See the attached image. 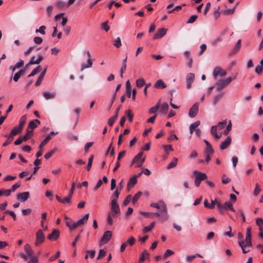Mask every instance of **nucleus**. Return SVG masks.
Returning <instances> with one entry per match:
<instances>
[{"label": "nucleus", "mask_w": 263, "mask_h": 263, "mask_svg": "<svg viewBox=\"0 0 263 263\" xmlns=\"http://www.w3.org/2000/svg\"><path fill=\"white\" fill-rule=\"evenodd\" d=\"M215 205H217L219 210L220 211H222L224 209H225L230 210L231 211L235 212V211L233 207L232 204L230 201L226 202L224 205H222L220 202L218 201V198H215L212 201V204H210L207 200H205L204 201V205L205 207L210 209H214Z\"/></svg>", "instance_id": "f257e3e1"}, {"label": "nucleus", "mask_w": 263, "mask_h": 263, "mask_svg": "<svg viewBox=\"0 0 263 263\" xmlns=\"http://www.w3.org/2000/svg\"><path fill=\"white\" fill-rule=\"evenodd\" d=\"M150 206L160 210V212H161V220L164 221L168 219V215L167 211V206L162 200H160L157 203H152L150 204Z\"/></svg>", "instance_id": "f03ea898"}, {"label": "nucleus", "mask_w": 263, "mask_h": 263, "mask_svg": "<svg viewBox=\"0 0 263 263\" xmlns=\"http://www.w3.org/2000/svg\"><path fill=\"white\" fill-rule=\"evenodd\" d=\"M238 244L242 249L243 253H247L250 251V250H247L245 247L251 246V228L249 227L247 228L246 239L245 241H239Z\"/></svg>", "instance_id": "7ed1b4c3"}, {"label": "nucleus", "mask_w": 263, "mask_h": 263, "mask_svg": "<svg viewBox=\"0 0 263 263\" xmlns=\"http://www.w3.org/2000/svg\"><path fill=\"white\" fill-rule=\"evenodd\" d=\"M89 217V214H86L84 215L83 217L80 219L77 222L73 221V223H67V227L70 231H72L76 229L78 227L81 226L86 223Z\"/></svg>", "instance_id": "20e7f679"}, {"label": "nucleus", "mask_w": 263, "mask_h": 263, "mask_svg": "<svg viewBox=\"0 0 263 263\" xmlns=\"http://www.w3.org/2000/svg\"><path fill=\"white\" fill-rule=\"evenodd\" d=\"M24 250L26 252V254L21 253L20 256L22 258L26 260L27 259H31L32 257H34L33 255V251L31 246L29 244H26L24 246Z\"/></svg>", "instance_id": "39448f33"}, {"label": "nucleus", "mask_w": 263, "mask_h": 263, "mask_svg": "<svg viewBox=\"0 0 263 263\" xmlns=\"http://www.w3.org/2000/svg\"><path fill=\"white\" fill-rule=\"evenodd\" d=\"M227 74L226 70L223 69L220 66H216L213 70V76L215 79L218 77H223Z\"/></svg>", "instance_id": "423d86ee"}, {"label": "nucleus", "mask_w": 263, "mask_h": 263, "mask_svg": "<svg viewBox=\"0 0 263 263\" xmlns=\"http://www.w3.org/2000/svg\"><path fill=\"white\" fill-rule=\"evenodd\" d=\"M85 53L87 55L88 59L87 61V64H85L84 63H82L81 66V71H83L85 69L90 68L91 67L92 65V60L90 59L91 57V54L88 50H86L84 51Z\"/></svg>", "instance_id": "0eeeda50"}, {"label": "nucleus", "mask_w": 263, "mask_h": 263, "mask_svg": "<svg viewBox=\"0 0 263 263\" xmlns=\"http://www.w3.org/2000/svg\"><path fill=\"white\" fill-rule=\"evenodd\" d=\"M143 152L138 153L134 158L133 164L135 163L136 167H141L145 161V158H142Z\"/></svg>", "instance_id": "6e6552de"}, {"label": "nucleus", "mask_w": 263, "mask_h": 263, "mask_svg": "<svg viewBox=\"0 0 263 263\" xmlns=\"http://www.w3.org/2000/svg\"><path fill=\"white\" fill-rule=\"evenodd\" d=\"M45 237L42 230H39L36 234V240L35 245L36 246H40L45 240Z\"/></svg>", "instance_id": "1a4fd4ad"}, {"label": "nucleus", "mask_w": 263, "mask_h": 263, "mask_svg": "<svg viewBox=\"0 0 263 263\" xmlns=\"http://www.w3.org/2000/svg\"><path fill=\"white\" fill-rule=\"evenodd\" d=\"M229 84L226 79H220L215 84V88L218 91H221L223 88L228 85Z\"/></svg>", "instance_id": "9d476101"}, {"label": "nucleus", "mask_w": 263, "mask_h": 263, "mask_svg": "<svg viewBox=\"0 0 263 263\" xmlns=\"http://www.w3.org/2000/svg\"><path fill=\"white\" fill-rule=\"evenodd\" d=\"M110 211L115 213H118L120 214V210L119 206L117 203V200L116 199H112L110 203Z\"/></svg>", "instance_id": "9b49d317"}, {"label": "nucleus", "mask_w": 263, "mask_h": 263, "mask_svg": "<svg viewBox=\"0 0 263 263\" xmlns=\"http://www.w3.org/2000/svg\"><path fill=\"white\" fill-rule=\"evenodd\" d=\"M111 236L112 232L110 231H106L101 238V243L104 245L107 243L111 239Z\"/></svg>", "instance_id": "f8f14e48"}, {"label": "nucleus", "mask_w": 263, "mask_h": 263, "mask_svg": "<svg viewBox=\"0 0 263 263\" xmlns=\"http://www.w3.org/2000/svg\"><path fill=\"white\" fill-rule=\"evenodd\" d=\"M199 104L198 103H195L190 108L189 112V116L191 118L195 117L198 113Z\"/></svg>", "instance_id": "ddd939ff"}, {"label": "nucleus", "mask_w": 263, "mask_h": 263, "mask_svg": "<svg viewBox=\"0 0 263 263\" xmlns=\"http://www.w3.org/2000/svg\"><path fill=\"white\" fill-rule=\"evenodd\" d=\"M167 30V29L164 28L158 29L157 32L154 35L153 39L157 40L162 37L166 33Z\"/></svg>", "instance_id": "4468645a"}, {"label": "nucleus", "mask_w": 263, "mask_h": 263, "mask_svg": "<svg viewBox=\"0 0 263 263\" xmlns=\"http://www.w3.org/2000/svg\"><path fill=\"white\" fill-rule=\"evenodd\" d=\"M193 173L195 175V178L199 180H200L201 181L206 179L208 178L206 174L202 173L197 170H194Z\"/></svg>", "instance_id": "2eb2a0df"}, {"label": "nucleus", "mask_w": 263, "mask_h": 263, "mask_svg": "<svg viewBox=\"0 0 263 263\" xmlns=\"http://www.w3.org/2000/svg\"><path fill=\"white\" fill-rule=\"evenodd\" d=\"M195 79V75L193 73H189L186 76V88L190 89Z\"/></svg>", "instance_id": "dca6fc26"}, {"label": "nucleus", "mask_w": 263, "mask_h": 263, "mask_svg": "<svg viewBox=\"0 0 263 263\" xmlns=\"http://www.w3.org/2000/svg\"><path fill=\"white\" fill-rule=\"evenodd\" d=\"M30 196L29 192H25L22 193H20L17 195V199L21 202L26 201Z\"/></svg>", "instance_id": "f3484780"}, {"label": "nucleus", "mask_w": 263, "mask_h": 263, "mask_svg": "<svg viewBox=\"0 0 263 263\" xmlns=\"http://www.w3.org/2000/svg\"><path fill=\"white\" fill-rule=\"evenodd\" d=\"M120 214L115 213L110 211L107 216V221L109 225H112L113 223V219L117 218Z\"/></svg>", "instance_id": "a211bd4d"}, {"label": "nucleus", "mask_w": 263, "mask_h": 263, "mask_svg": "<svg viewBox=\"0 0 263 263\" xmlns=\"http://www.w3.org/2000/svg\"><path fill=\"white\" fill-rule=\"evenodd\" d=\"M60 235V231L57 229H54L53 231L51 232V234H50L48 236L47 238L50 240H56L59 237Z\"/></svg>", "instance_id": "6ab92c4d"}, {"label": "nucleus", "mask_w": 263, "mask_h": 263, "mask_svg": "<svg viewBox=\"0 0 263 263\" xmlns=\"http://www.w3.org/2000/svg\"><path fill=\"white\" fill-rule=\"evenodd\" d=\"M231 141L232 138L231 136L227 137V138L224 140V141L221 142L220 145V148L221 149H226L230 145Z\"/></svg>", "instance_id": "aec40b11"}, {"label": "nucleus", "mask_w": 263, "mask_h": 263, "mask_svg": "<svg viewBox=\"0 0 263 263\" xmlns=\"http://www.w3.org/2000/svg\"><path fill=\"white\" fill-rule=\"evenodd\" d=\"M126 152L125 151H122L120 152L118 154L117 158V161L116 164V166L113 169V172H115L117 171V170L120 166V163L119 162V160L123 157L125 155Z\"/></svg>", "instance_id": "412c9836"}, {"label": "nucleus", "mask_w": 263, "mask_h": 263, "mask_svg": "<svg viewBox=\"0 0 263 263\" xmlns=\"http://www.w3.org/2000/svg\"><path fill=\"white\" fill-rule=\"evenodd\" d=\"M149 254L146 250H144L140 255L138 263H143L146 258L148 259Z\"/></svg>", "instance_id": "4be33fe9"}, {"label": "nucleus", "mask_w": 263, "mask_h": 263, "mask_svg": "<svg viewBox=\"0 0 263 263\" xmlns=\"http://www.w3.org/2000/svg\"><path fill=\"white\" fill-rule=\"evenodd\" d=\"M154 87L156 88L163 89L165 88L166 85L162 80L160 79L156 82Z\"/></svg>", "instance_id": "5701e85b"}, {"label": "nucleus", "mask_w": 263, "mask_h": 263, "mask_svg": "<svg viewBox=\"0 0 263 263\" xmlns=\"http://www.w3.org/2000/svg\"><path fill=\"white\" fill-rule=\"evenodd\" d=\"M40 124V121L37 119H35L30 121L28 124V128L31 129H34L37 127L38 125Z\"/></svg>", "instance_id": "b1692460"}, {"label": "nucleus", "mask_w": 263, "mask_h": 263, "mask_svg": "<svg viewBox=\"0 0 263 263\" xmlns=\"http://www.w3.org/2000/svg\"><path fill=\"white\" fill-rule=\"evenodd\" d=\"M43 96L46 100H49L54 99L55 97V93L49 91L44 92Z\"/></svg>", "instance_id": "393cba45"}, {"label": "nucleus", "mask_w": 263, "mask_h": 263, "mask_svg": "<svg viewBox=\"0 0 263 263\" xmlns=\"http://www.w3.org/2000/svg\"><path fill=\"white\" fill-rule=\"evenodd\" d=\"M22 129L18 126H15L11 130L9 137H11L16 135L21 132Z\"/></svg>", "instance_id": "a878e982"}, {"label": "nucleus", "mask_w": 263, "mask_h": 263, "mask_svg": "<svg viewBox=\"0 0 263 263\" xmlns=\"http://www.w3.org/2000/svg\"><path fill=\"white\" fill-rule=\"evenodd\" d=\"M43 55L41 53L38 54V58L34 61L29 62V65L39 64L43 59Z\"/></svg>", "instance_id": "bb28decb"}, {"label": "nucleus", "mask_w": 263, "mask_h": 263, "mask_svg": "<svg viewBox=\"0 0 263 263\" xmlns=\"http://www.w3.org/2000/svg\"><path fill=\"white\" fill-rule=\"evenodd\" d=\"M223 95V93L221 92V93H220L219 94L215 96L214 97V98L213 101V105H216L220 101L221 99L222 98Z\"/></svg>", "instance_id": "cd10ccee"}, {"label": "nucleus", "mask_w": 263, "mask_h": 263, "mask_svg": "<svg viewBox=\"0 0 263 263\" xmlns=\"http://www.w3.org/2000/svg\"><path fill=\"white\" fill-rule=\"evenodd\" d=\"M136 183L137 176H134L129 179L127 184V186L128 188L133 187Z\"/></svg>", "instance_id": "c85d7f7f"}, {"label": "nucleus", "mask_w": 263, "mask_h": 263, "mask_svg": "<svg viewBox=\"0 0 263 263\" xmlns=\"http://www.w3.org/2000/svg\"><path fill=\"white\" fill-rule=\"evenodd\" d=\"M200 124V121H197L193 123H192L190 126V132L191 134H192L195 129Z\"/></svg>", "instance_id": "c756f323"}, {"label": "nucleus", "mask_w": 263, "mask_h": 263, "mask_svg": "<svg viewBox=\"0 0 263 263\" xmlns=\"http://www.w3.org/2000/svg\"><path fill=\"white\" fill-rule=\"evenodd\" d=\"M168 109V105L167 103L164 102L160 106V112L163 114H165L167 112Z\"/></svg>", "instance_id": "7c9ffc66"}, {"label": "nucleus", "mask_w": 263, "mask_h": 263, "mask_svg": "<svg viewBox=\"0 0 263 263\" xmlns=\"http://www.w3.org/2000/svg\"><path fill=\"white\" fill-rule=\"evenodd\" d=\"M160 101L158 102V103L155 105L154 106L151 107L149 110V114H156V112L159 109L160 107Z\"/></svg>", "instance_id": "2f4dec72"}, {"label": "nucleus", "mask_w": 263, "mask_h": 263, "mask_svg": "<svg viewBox=\"0 0 263 263\" xmlns=\"http://www.w3.org/2000/svg\"><path fill=\"white\" fill-rule=\"evenodd\" d=\"M24 73L23 70H20L18 72L15 73L13 80L14 82H16L18 81V79L20 78L22 74Z\"/></svg>", "instance_id": "473e14b6"}, {"label": "nucleus", "mask_w": 263, "mask_h": 263, "mask_svg": "<svg viewBox=\"0 0 263 263\" xmlns=\"http://www.w3.org/2000/svg\"><path fill=\"white\" fill-rule=\"evenodd\" d=\"M33 132L32 130H27V133L23 136H22L23 137V139L24 141H27V140L31 138V137L33 136Z\"/></svg>", "instance_id": "72a5a7b5"}, {"label": "nucleus", "mask_w": 263, "mask_h": 263, "mask_svg": "<svg viewBox=\"0 0 263 263\" xmlns=\"http://www.w3.org/2000/svg\"><path fill=\"white\" fill-rule=\"evenodd\" d=\"M57 150H58L57 148L54 147V148H53L52 149H51V151H50L49 152H48L45 155V156H44L45 158L46 159H49V158H50L52 156V155L53 154H54L57 151Z\"/></svg>", "instance_id": "f704fd0d"}, {"label": "nucleus", "mask_w": 263, "mask_h": 263, "mask_svg": "<svg viewBox=\"0 0 263 263\" xmlns=\"http://www.w3.org/2000/svg\"><path fill=\"white\" fill-rule=\"evenodd\" d=\"M145 84V80L143 78H140L136 81V86L138 87L141 88Z\"/></svg>", "instance_id": "c9c22d12"}, {"label": "nucleus", "mask_w": 263, "mask_h": 263, "mask_svg": "<svg viewBox=\"0 0 263 263\" xmlns=\"http://www.w3.org/2000/svg\"><path fill=\"white\" fill-rule=\"evenodd\" d=\"M155 224V222H152L149 226H146L144 228V229H143V232L144 233L149 232L154 227Z\"/></svg>", "instance_id": "e433bc0d"}, {"label": "nucleus", "mask_w": 263, "mask_h": 263, "mask_svg": "<svg viewBox=\"0 0 263 263\" xmlns=\"http://www.w3.org/2000/svg\"><path fill=\"white\" fill-rule=\"evenodd\" d=\"M42 70V68L40 66H38L35 68H34L31 72L29 74L28 77H32L35 74H37L38 72H40Z\"/></svg>", "instance_id": "4c0bfd02"}, {"label": "nucleus", "mask_w": 263, "mask_h": 263, "mask_svg": "<svg viewBox=\"0 0 263 263\" xmlns=\"http://www.w3.org/2000/svg\"><path fill=\"white\" fill-rule=\"evenodd\" d=\"M136 242V239L133 236H131L129 237L128 239L125 242H124L126 245H129L130 246H133Z\"/></svg>", "instance_id": "58836bf2"}, {"label": "nucleus", "mask_w": 263, "mask_h": 263, "mask_svg": "<svg viewBox=\"0 0 263 263\" xmlns=\"http://www.w3.org/2000/svg\"><path fill=\"white\" fill-rule=\"evenodd\" d=\"M177 161L178 160L176 158H174L171 162L167 165V168L170 169L176 166L177 164Z\"/></svg>", "instance_id": "ea45409f"}, {"label": "nucleus", "mask_w": 263, "mask_h": 263, "mask_svg": "<svg viewBox=\"0 0 263 263\" xmlns=\"http://www.w3.org/2000/svg\"><path fill=\"white\" fill-rule=\"evenodd\" d=\"M51 139V137L50 135H48L45 139L42 141L40 145V148H42L45 144H46L48 141Z\"/></svg>", "instance_id": "a19ab883"}, {"label": "nucleus", "mask_w": 263, "mask_h": 263, "mask_svg": "<svg viewBox=\"0 0 263 263\" xmlns=\"http://www.w3.org/2000/svg\"><path fill=\"white\" fill-rule=\"evenodd\" d=\"M201 257V256L199 254H196L195 255H188L186 257V260L190 262L192 261L193 260L194 258H195L196 257Z\"/></svg>", "instance_id": "79ce46f5"}, {"label": "nucleus", "mask_w": 263, "mask_h": 263, "mask_svg": "<svg viewBox=\"0 0 263 263\" xmlns=\"http://www.w3.org/2000/svg\"><path fill=\"white\" fill-rule=\"evenodd\" d=\"M46 27L45 26H41L40 27L39 29H36L35 31V33H40L42 35H44L45 34V29Z\"/></svg>", "instance_id": "37998d69"}, {"label": "nucleus", "mask_w": 263, "mask_h": 263, "mask_svg": "<svg viewBox=\"0 0 263 263\" xmlns=\"http://www.w3.org/2000/svg\"><path fill=\"white\" fill-rule=\"evenodd\" d=\"M141 195L142 192L139 191L134 195L132 200V202L133 204H135L139 200Z\"/></svg>", "instance_id": "c03bdc74"}, {"label": "nucleus", "mask_w": 263, "mask_h": 263, "mask_svg": "<svg viewBox=\"0 0 263 263\" xmlns=\"http://www.w3.org/2000/svg\"><path fill=\"white\" fill-rule=\"evenodd\" d=\"M26 120V116L25 115L22 116L20 120L19 124L18 126L22 129L23 128L24 125L25 124Z\"/></svg>", "instance_id": "a18cd8bd"}, {"label": "nucleus", "mask_w": 263, "mask_h": 263, "mask_svg": "<svg viewBox=\"0 0 263 263\" xmlns=\"http://www.w3.org/2000/svg\"><path fill=\"white\" fill-rule=\"evenodd\" d=\"M93 156L92 155H91L89 158H88V162L86 166V169L88 171H89L92 166V161H93Z\"/></svg>", "instance_id": "49530a36"}, {"label": "nucleus", "mask_w": 263, "mask_h": 263, "mask_svg": "<svg viewBox=\"0 0 263 263\" xmlns=\"http://www.w3.org/2000/svg\"><path fill=\"white\" fill-rule=\"evenodd\" d=\"M117 119V115H114V116L109 118L108 121V125L111 126L114 124Z\"/></svg>", "instance_id": "de8ad7c7"}, {"label": "nucleus", "mask_w": 263, "mask_h": 263, "mask_svg": "<svg viewBox=\"0 0 263 263\" xmlns=\"http://www.w3.org/2000/svg\"><path fill=\"white\" fill-rule=\"evenodd\" d=\"M214 153V151L212 149V146L206 147V148L204 150L205 155H213Z\"/></svg>", "instance_id": "09e8293b"}, {"label": "nucleus", "mask_w": 263, "mask_h": 263, "mask_svg": "<svg viewBox=\"0 0 263 263\" xmlns=\"http://www.w3.org/2000/svg\"><path fill=\"white\" fill-rule=\"evenodd\" d=\"M237 73H235L233 74L232 75V76L226 78V79L227 80L228 84H229L232 81L235 80L237 78Z\"/></svg>", "instance_id": "8fccbe9b"}, {"label": "nucleus", "mask_w": 263, "mask_h": 263, "mask_svg": "<svg viewBox=\"0 0 263 263\" xmlns=\"http://www.w3.org/2000/svg\"><path fill=\"white\" fill-rule=\"evenodd\" d=\"M174 252L172 250H170V249H167L166 250V251L165 252L164 255H163V258H166L169 256H170L171 255L174 254Z\"/></svg>", "instance_id": "3c124183"}, {"label": "nucleus", "mask_w": 263, "mask_h": 263, "mask_svg": "<svg viewBox=\"0 0 263 263\" xmlns=\"http://www.w3.org/2000/svg\"><path fill=\"white\" fill-rule=\"evenodd\" d=\"M231 128H232V123H231V121L230 120L229 124H228V125L227 126L226 129H225L222 133L224 135H227L230 132V131L231 130Z\"/></svg>", "instance_id": "603ef678"}, {"label": "nucleus", "mask_w": 263, "mask_h": 263, "mask_svg": "<svg viewBox=\"0 0 263 263\" xmlns=\"http://www.w3.org/2000/svg\"><path fill=\"white\" fill-rule=\"evenodd\" d=\"M114 45L117 47L119 48L121 46V39L119 37H118L115 41Z\"/></svg>", "instance_id": "864d4df0"}, {"label": "nucleus", "mask_w": 263, "mask_h": 263, "mask_svg": "<svg viewBox=\"0 0 263 263\" xmlns=\"http://www.w3.org/2000/svg\"><path fill=\"white\" fill-rule=\"evenodd\" d=\"M66 6V4L62 1H58L55 3V6L59 8H62Z\"/></svg>", "instance_id": "5fc2aeb1"}, {"label": "nucleus", "mask_w": 263, "mask_h": 263, "mask_svg": "<svg viewBox=\"0 0 263 263\" xmlns=\"http://www.w3.org/2000/svg\"><path fill=\"white\" fill-rule=\"evenodd\" d=\"M227 124L226 120H224L222 122H219L216 126H217L218 129L219 130H221L223 128L226 124Z\"/></svg>", "instance_id": "6e6d98bb"}, {"label": "nucleus", "mask_w": 263, "mask_h": 263, "mask_svg": "<svg viewBox=\"0 0 263 263\" xmlns=\"http://www.w3.org/2000/svg\"><path fill=\"white\" fill-rule=\"evenodd\" d=\"M106 254V250L104 249H100L99 252V255L98 256L97 259H99L101 257H103L105 256Z\"/></svg>", "instance_id": "4d7b16f0"}, {"label": "nucleus", "mask_w": 263, "mask_h": 263, "mask_svg": "<svg viewBox=\"0 0 263 263\" xmlns=\"http://www.w3.org/2000/svg\"><path fill=\"white\" fill-rule=\"evenodd\" d=\"M71 197L72 196H71L69 195H68V196L65 197L64 199H62V203H63V204H65L66 203H71Z\"/></svg>", "instance_id": "13d9d810"}, {"label": "nucleus", "mask_w": 263, "mask_h": 263, "mask_svg": "<svg viewBox=\"0 0 263 263\" xmlns=\"http://www.w3.org/2000/svg\"><path fill=\"white\" fill-rule=\"evenodd\" d=\"M217 129H218V127H217V126H216V125L213 126L211 127V133L214 137H215V136L217 134Z\"/></svg>", "instance_id": "bf43d9fd"}, {"label": "nucleus", "mask_w": 263, "mask_h": 263, "mask_svg": "<svg viewBox=\"0 0 263 263\" xmlns=\"http://www.w3.org/2000/svg\"><path fill=\"white\" fill-rule=\"evenodd\" d=\"M131 198H132V196L130 195L127 196V197L125 198V199L123 201V206H126V205H127L130 201Z\"/></svg>", "instance_id": "052dcab7"}, {"label": "nucleus", "mask_w": 263, "mask_h": 263, "mask_svg": "<svg viewBox=\"0 0 263 263\" xmlns=\"http://www.w3.org/2000/svg\"><path fill=\"white\" fill-rule=\"evenodd\" d=\"M125 114L127 116L128 118V120L130 122H132L133 121V115L131 114V110H127L125 111Z\"/></svg>", "instance_id": "680f3d73"}, {"label": "nucleus", "mask_w": 263, "mask_h": 263, "mask_svg": "<svg viewBox=\"0 0 263 263\" xmlns=\"http://www.w3.org/2000/svg\"><path fill=\"white\" fill-rule=\"evenodd\" d=\"M33 41L36 44L40 45L43 42V39L41 37L35 36L33 38Z\"/></svg>", "instance_id": "e2e57ef3"}, {"label": "nucleus", "mask_w": 263, "mask_h": 263, "mask_svg": "<svg viewBox=\"0 0 263 263\" xmlns=\"http://www.w3.org/2000/svg\"><path fill=\"white\" fill-rule=\"evenodd\" d=\"M197 17H198V15H192L188 20L187 23L189 24L193 23L196 20Z\"/></svg>", "instance_id": "0e129e2a"}, {"label": "nucleus", "mask_w": 263, "mask_h": 263, "mask_svg": "<svg viewBox=\"0 0 263 263\" xmlns=\"http://www.w3.org/2000/svg\"><path fill=\"white\" fill-rule=\"evenodd\" d=\"M235 7H236V6L233 7V8L225 10L223 11L224 14H227V15L233 14L235 11Z\"/></svg>", "instance_id": "69168bd1"}, {"label": "nucleus", "mask_w": 263, "mask_h": 263, "mask_svg": "<svg viewBox=\"0 0 263 263\" xmlns=\"http://www.w3.org/2000/svg\"><path fill=\"white\" fill-rule=\"evenodd\" d=\"M230 181V178L227 177L226 174H223L222 176V183L225 184L229 183Z\"/></svg>", "instance_id": "338daca9"}, {"label": "nucleus", "mask_w": 263, "mask_h": 263, "mask_svg": "<svg viewBox=\"0 0 263 263\" xmlns=\"http://www.w3.org/2000/svg\"><path fill=\"white\" fill-rule=\"evenodd\" d=\"M256 223L259 227H262L263 226V219L262 218H257L256 219Z\"/></svg>", "instance_id": "774afa93"}]
</instances>
